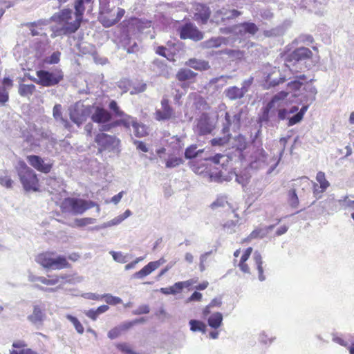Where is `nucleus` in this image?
I'll list each match as a JSON object with an SVG mask.
<instances>
[{
	"instance_id": "f8f14e48",
	"label": "nucleus",
	"mask_w": 354,
	"mask_h": 354,
	"mask_svg": "<svg viewBox=\"0 0 354 354\" xmlns=\"http://www.w3.org/2000/svg\"><path fill=\"white\" fill-rule=\"evenodd\" d=\"M180 37L183 39H191L194 41H200L203 38V33L196 26L192 24H186L179 28Z\"/></svg>"
},
{
	"instance_id": "79ce46f5",
	"label": "nucleus",
	"mask_w": 354,
	"mask_h": 354,
	"mask_svg": "<svg viewBox=\"0 0 354 354\" xmlns=\"http://www.w3.org/2000/svg\"><path fill=\"white\" fill-rule=\"evenodd\" d=\"M203 151V149L197 150V147L196 145H191L185 149V157L187 159H192L198 156V155Z\"/></svg>"
},
{
	"instance_id": "13d9d810",
	"label": "nucleus",
	"mask_w": 354,
	"mask_h": 354,
	"mask_svg": "<svg viewBox=\"0 0 354 354\" xmlns=\"http://www.w3.org/2000/svg\"><path fill=\"white\" fill-rule=\"evenodd\" d=\"M109 253L113 259L118 263H124L127 261L126 256L123 255L120 252L111 251Z\"/></svg>"
},
{
	"instance_id": "c03bdc74",
	"label": "nucleus",
	"mask_w": 354,
	"mask_h": 354,
	"mask_svg": "<svg viewBox=\"0 0 354 354\" xmlns=\"http://www.w3.org/2000/svg\"><path fill=\"white\" fill-rule=\"evenodd\" d=\"M66 317L73 324L75 330L78 333L82 334L84 333V327L80 322L77 319V318L71 315H66Z\"/></svg>"
},
{
	"instance_id": "3c124183",
	"label": "nucleus",
	"mask_w": 354,
	"mask_h": 354,
	"mask_svg": "<svg viewBox=\"0 0 354 354\" xmlns=\"http://www.w3.org/2000/svg\"><path fill=\"white\" fill-rule=\"evenodd\" d=\"M74 6L75 12H73V14L80 17V18L82 19V16L84 12V0H76Z\"/></svg>"
},
{
	"instance_id": "423d86ee",
	"label": "nucleus",
	"mask_w": 354,
	"mask_h": 354,
	"mask_svg": "<svg viewBox=\"0 0 354 354\" xmlns=\"http://www.w3.org/2000/svg\"><path fill=\"white\" fill-rule=\"evenodd\" d=\"M96 205L92 201H86L77 198H66L61 203L60 207L63 212L74 215L82 214L87 209Z\"/></svg>"
},
{
	"instance_id": "e2e57ef3",
	"label": "nucleus",
	"mask_w": 354,
	"mask_h": 354,
	"mask_svg": "<svg viewBox=\"0 0 354 354\" xmlns=\"http://www.w3.org/2000/svg\"><path fill=\"white\" fill-rule=\"evenodd\" d=\"M253 82V77H250L247 80H245L241 83V87L240 88L243 91V93L245 95L249 90L250 86Z\"/></svg>"
},
{
	"instance_id": "e433bc0d",
	"label": "nucleus",
	"mask_w": 354,
	"mask_h": 354,
	"mask_svg": "<svg viewBox=\"0 0 354 354\" xmlns=\"http://www.w3.org/2000/svg\"><path fill=\"white\" fill-rule=\"evenodd\" d=\"M133 133L138 138H142L147 135V127L141 123L136 122L133 127Z\"/></svg>"
},
{
	"instance_id": "39448f33",
	"label": "nucleus",
	"mask_w": 354,
	"mask_h": 354,
	"mask_svg": "<svg viewBox=\"0 0 354 354\" xmlns=\"http://www.w3.org/2000/svg\"><path fill=\"white\" fill-rule=\"evenodd\" d=\"M97 144V152L102 153L106 152L111 154H118L120 151V140L115 136L105 133H98L95 137Z\"/></svg>"
},
{
	"instance_id": "1a4fd4ad",
	"label": "nucleus",
	"mask_w": 354,
	"mask_h": 354,
	"mask_svg": "<svg viewBox=\"0 0 354 354\" xmlns=\"http://www.w3.org/2000/svg\"><path fill=\"white\" fill-rule=\"evenodd\" d=\"M93 110V106H86L82 102H77L69 108L70 119L77 127H80L91 115Z\"/></svg>"
},
{
	"instance_id": "5fc2aeb1",
	"label": "nucleus",
	"mask_w": 354,
	"mask_h": 354,
	"mask_svg": "<svg viewBox=\"0 0 354 354\" xmlns=\"http://www.w3.org/2000/svg\"><path fill=\"white\" fill-rule=\"evenodd\" d=\"M156 53L160 56L167 58L168 60H171L173 55L171 52L165 46H158L156 50Z\"/></svg>"
},
{
	"instance_id": "6e6d98bb",
	"label": "nucleus",
	"mask_w": 354,
	"mask_h": 354,
	"mask_svg": "<svg viewBox=\"0 0 354 354\" xmlns=\"http://www.w3.org/2000/svg\"><path fill=\"white\" fill-rule=\"evenodd\" d=\"M48 277H50V276ZM39 282L47 286H54L59 282V277H55V275L51 276L50 279L41 277V279H39Z\"/></svg>"
},
{
	"instance_id": "6e6552de",
	"label": "nucleus",
	"mask_w": 354,
	"mask_h": 354,
	"mask_svg": "<svg viewBox=\"0 0 354 354\" xmlns=\"http://www.w3.org/2000/svg\"><path fill=\"white\" fill-rule=\"evenodd\" d=\"M124 13L125 10L123 8H110L106 5L100 6L98 19L104 27L109 28L120 21Z\"/></svg>"
},
{
	"instance_id": "0e129e2a",
	"label": "nucleus",
	"mask_w": 354,
	"mask_h": 354,
	"mask_svg": "<svg viewBox=\"0 0 354 354\" xmlns=\"http://www.w3.org/2000/svg\"><path fill=\"white\" fill-rule=\"evenodd\" d=\"M100 130L102 131H111L113 127H115L118 126L117 121L113 122H106V123H101L100 124Z\"/></svg>"
},
{
	"instance_id": "774afa93",
	"label": "nucleus",
	"mask_w": 354,
	"mask_h": 354,
	"mask_svg": "<svg viewBox=\"0 0 354 354\" xmlns=\"http://www.w3.org/2000/svg\"><path fill=\"white\" fill-rule=\"evenodd\" d=\"M342 205L345 208H350L354 209V197H345V198L342 201Z\"/></svg>"
},
{
	"instance_id": "dca6fc26",
	"label": "nucleus",
	"mask_w": 354,
	"mask_h": 354,
	"mask_svg": "<svg viewBox=\"0 0 354 354\" xmlns=\"http://www.w3.org/2000/svg\"><path fill=\"white\" fill-rule=\"evenodd\" d=\"M264 75V86L266 88L274 87L285 81V77L281 75L280 71L275 67L272 68L270 72L265 73Z\"/></svg>"
},
{
	"instance_id": "49530a36",
	"label": "nucleus",
	"mask_w": 354,
	"mask_h": 354,
	"mask_svg": "<svg viewBox=\"0 0 354 354\" xmlns=\"http://www.w3.org/2000/svg\"><path fill=\"white\" fill-rule=\"evenodd\" d=\"M183 163V160L176 156H169L168 159L166 161V167L167 168H174L176 167H178L180 164Z\"/></svg>"
},
{
	"instance_id": "338daca9",
	"label": "nucleus",
	"mask_w": 354,
	"mask_h": 354,
	"mask_svg": "<svg viewBox=\"0 0 354 354\" xmlns=\"http://www.w3.org/2000/svg\"><path fill=\"white\" fill-rule=\"evenodd\" d=\"M150 311L148 305H141L137 309L133 311V315L147 314Z\"/></svg>"
},
{
	"instance_id": "f704fd0d",
	"label": "nucleus",
	"mask_w": 354,
	"mask_h": 354,
	"mask_svg": "<svg viewBox=\"0 0 354 354\" xmlns=\"http://www.w3.org/2000/svg\"><path fill=\"white\" fill-rule=\"evenodd\" d=\"M121 117L122 118L120 120H117V124L118 126L123 125L127 129H129L131 126L133 127L134 126V123H136L137 122L134 118L125 113H124V115H122Z\"/></svg>"
},
{
	"instance_id": "052dcab7",
	"label": "nucleus",
	"mask_w": 354,
	"mask_h": 354,
	"mask_svg": "<svg viewBox=\"0 0 354 354\" xmlns=\"http://www.w3.org/2000/svg\"><path fill=\"white\" fill-rule=\"evenodd\" d=\"M210 160L216 165L221 164V165H224L225 162L227 161V157L218 153L212 157Z\"/></svg>"
},
{
	"instance_id": "c756f323",
	"label": "nucleus",
	"mask_w": 354,
	"mask_h": 354,
	"mask_svg": "<svg viewBox=\"0 0 354 354\" xmlns=\"http://www.w3.org/2000/svg\"><path fill=\"white\" fill-rule=\"evenodd\" d=\"M225 39L223 37H212L209 39L204 41L201 45L205 48H218L225 43Z\"/></svg>"
},
{
	"instance_id": "bb28decb",
	"label": "nucleus",
	"mask_w": 354,
	"mask_h": 354,
	"mask_svg": "<svg viewBox=\"0 0 354 354\" xmlns=\"http://www.w3.org/2000/svg\"><path fill=\"white\" fill-rule=\"evenodd\" d=\"M36 91V87L34 84H19L18 88V93L20 96L24 97L30 98V96Z\"/></svg>"
},
{
	"instance_id": "b1692460",
	"label": "nucleus",
	"mask_w": 354,
	"mask_h": 354,
	"mask_svg": "<svg viewBox=\"0 0 354 354\" xmlns=\"http://www.w3.org/2000/svg\"><path fill=\"white\" fill-rule=\"evenodd\" d=\"M123 48L128 53H135L138 51L139 46L137 43L132 39L129 35H125L121 40Z\"/></svg>"
},
{
	"instance_id": "aec40b11",
	"label": "nucleus",
	"mask_w": 354,
	"mask_h": 354,
	"mask_svg": "<svg viewBox=\"0 0 354 354\" xmlns=\"http://www.w3.org/2000/svg\"><path fill=\"white\" fill-rule=\"evenodd\" d=\"M223 94L230 101L241 100L245 96L243 91L236 86H232L225 88Z\"/></svg>"
},
{
	"instance_id": "a19ab883",
	"label": "nucleus",
	"mask_w": 354,
	"mask_h": 354,
	"mask_svg": "<svg viewBox=\"0 0 354 354\" xmlns=\"http://www.w3.org/2000/svg\"><path fill=\"white\" fill-rule=\"evenodd\" d=\"M316 180L319 185V187H321L322 190L326 191L330 186L329 182L326 179L325 174L322 171L317 172L316 176Z\"/></svg>"
},
{
	"instance_id": "7c9ffc66",
	"label": "nucleus",
	"mask_w": 354,
	"mask_h": 354,
	"mask_svg": "<svg viewBox=\"0 0 354 354\" xmlns=\"http://www.w3.org/2000/svg\"><path fill=\"white\" fill-rule=\"evenodd\" d=\"M308 109V105H304L300 109L298 113L288 118V126L291 127L301 122Z\"/></svg>"
},
{
	"instance_id": "72a5a7b5",
	"label": "nucleus",
	"mask_w": 354,
	"mask_h": 354,
	"mask_svg": "<svg viewBox=\"0 0 354 354\" xmlns=\"http://www.w3.org/2000/svg\"><path fill=\"white\" fill-rule=\"evenodd\" d=\"M301 80L306 81L307 78L305 75H297L295 80L288 84V88L290 91H297L302 86Z\"/></svg>"
},
{
	"instance_id": "c9c22d12",
	"label": "nucleus",
	"mask_w": 354,
	"mask_h": 354,
	"mask_svg": "<svg viewBox=\"0 0 354 354\" xmlns=\"http://www.w3.org/2000/svg\"><path fill=\"white\" fill-rule=\"evenodd\" d=\"M201 11L195 14V19L201 21L202 24H205L210 16V12L208 8L203 6H201Z\"/></svg>"
},
{
	"instance_id": "2eb2a0df",
	"label": "nucleus",
	"mask_w": 354,
	"mask_h": 354,
	"mask_svg": "<svg viewBox=\"0 0 354 354\" xmlns=\"http://www.w3.org/2000/svg\"><path fill=\"white\" fill-rule=\"evenodd\" d=\"M243 113V110L241 109L237 112L231 115L230 113L226 112L225 115V123L223 128L224 134L229 133L230 127H233L234 129H239L241 124V117Z\"/></svg>"
},
{
	"instance_id": "cd10ccee",
	"label": "nucleus",
	"mask_w": 354,
	"mask_h": 354,
	"mask_svg": "<svg viewBox=\"0 0 354 354\" xmlns=\"http://www.w3.org/2000/svg\"><path fill=\"white\" fill-rule=\"evenodd\" d=\"M196 76V73L189 68H181L176 73V78L180 82L194 80Z\"/></svg>"
},
{
	"instance_id": "09e8293b",
	"label": "nucleus",
	"mask_w": 354,
	"mask_h": 354,
	"mask_svg": "<svg viewBox=\"0 0 354 354\" xmlns=\"http://www.w3.org/2000/svg\"><path fill=\"white\" fill-rule=\"evenodd\" d=\"M102 298H104L105 301L110 305H117L122 302L121 298L113 296L111 294H104L102 295Z\"/></svg>"
},
{
	"instance_id": "393cba45",
	"label": "nucleus",
	"mask_w": 354,
	"mask_h": 354,
	"mask_svg": "<svg viewBox=\"0 0 354 354\" xmlns=\"http://www.w3.org/2000/svg\"><path fill=\"white\" fill-rule=\"evenodd\" d=\"M14 180L12 179L10 173L8 170L0 171V185L11 189L14 185Z\"/></svg>"
},
{
	"instance_id": "f03ea898",
	"label": "nucleus",
	"mask_w": 354,
	"mask_h": 354,
	"mask_svg": "<svg viewBox=\"0 0 354 354\" xmlns=\"http://www.w3.org/2000/svg\"><path fill=\"white\" fill-rule=\"evenodd\" d=\"M51 20L59 22V26L52 27L51 37L55 38L75 32L80 28L82 19L73 14L72 10L64 9L52 16Z\"/></svg>"
},
{
	"instance_id": "864d4df0",
	"label": "nucleus",
	"mask_w": 354,
	"mask_h": 354,
	"mask_svg": "<svg viewBox=\"0 0 354 354\" xmlns=\"http://www.w3.org/2000/svg\"><path fill=\"white\" fill-rule=\"evenodd\" d=\"M109 108L113 113L115 116L120 117L124 115V112L120 110L117 102L115 100H111L109 104Z\"/></svg>"
},
{
	"instance_id": "58836bf2",
	"label": "nucleus",
	"mask_w": 354,
	"mask_h": 354,
	"mask_svg": "<svg viewBox=\"0 0 354 354\" xmlns=\"http://www.w3.org/2000/svg\"><path fill=\"white\" fill-rule=\"evenodd\" d=\"M266 236V230L263 227H258L254 230L250 235L244 240V241H250L254 239H262Z\"/></svg>"
},
{
	"instance_id": "4468645a",
	"label": "nucleus",
	"mask_w": 354,
	"mask_h": 354,
	"mask_svg": "<svg viewBox=\"0 0 354 354\" xmlns=\"http://www.w3.org/2000/svg\"><path fill=\"white\" fill-rule=\"evenodd\" d=\"M27 160L32 167L44 174L49 173L53 167V163L50 161L46 162L43 158L37 155L28 156Z\"/></svg>"
},
{
	"instance_id": "f3484780",
	"label": "nucleus",
	"mask_w": 354,
	"mask_h": 354,
	"mask_svg": "<svg viewBox=\"0 0 354 354\" xmlns=\"http://www.w3.org/2000/svg\"><path fill=\"white\" fill-rule=\"evenodd\" d=\"M174 114V110L169 104V100L163 97L161 100V109L155 112V119L158 121L169 120Z\"/></svg>"
},
{
	"instance_id": "4be33fe9",
	"label": "nucleus",
	"mask_w": 354,
	"mask_h": 354,
	"mask_svg": "<svg viewBox=\"0 0 354 354\" xmlns=\"http://www.w3.org/2000/svg\"><path fill=\"white\" fill-rule=\"evenodd\" d=\"M53 115L57 122H60L66 129L71 130L72 125L66 119L63 118L61 104H57L54 106L53 110Z\"/></svg>"
},
{
	"instance_id": "ea45409f",
	"label": "nucleus",
	"mask_w": 354,
	"mask_h": 354,
	"mask_svg": "<svg viewBox=\"0 0 354 354\" xmlns=\"http://www.w3.org/2000/svg\"><path fill=\"white\" fill-rule=\"evenodd\" d=\"M96 223V219L93 218H76L74 224L70 225L71 227H83L90 224H94Z\"/></svg>"
},
{
	"instance_id": "603ef678",
	"label": "nucleus",
	"mask_w": 354,
	"mask_h": 354,
	"mask_svg": "<svg viewBox=\"0 0 354 354\" xmlns=\"http://www.w3.org/2000/svg\"><path fill=\"white\" fill-rule=\"evenodd\" d=\"M227 136L223 137L215 138L211 140V144L212 146H223L229 141L230 134L227 133Z\"/></svg>"
},
{
	"instance_id": "20e7f679",
	"label": "nucleus",
	"mask_w": 354,
	"mask_h": 354,
	"mask_svg": "<svg viewBox=\"0 0 354 354\" xmlns=\"http://www.w3.org/2000/svg\"><path fill=\"white\" fill-rule=\"evenodd\" d=\"M20 182L26 192L38 190V178L35 172L25 162L19 161L16 166Z\"/></svg>"
},
{
	"instance_id": "ddd939ff",
	"label": "nucleus",
	"mask_w": 354,
	"mask_h": 354,
	"mask_svg": "<svg viewBox=\"0 0 354 354\" xmlns=\"http://www.w3.org/2000/svg\"><path fill=\"white\" fill-rule=\"evenodd\" d=\"M46 307L42 303L35 304L32 307V313L27 317V319L33 325L40 326L45 317Z\"/></svg>"
},
{
	"instance_id": "37998d69",
	"label": "nucleus",
	"mask_w": 354,
	"mask_h": 354,
	"mask_svg": "<svg viewBox=\"0 0 354 354\" xmlns=\"http://www.w3.org/2000/svg\"><path fill=\"white\" fill-rule=\"evenodd\" d=\"M55 277H59V281L60 280H65V283H71V284H75L76 283H80V282H82L84 280L83 277H81V276H75V277H70V276H68L67 274H62V275H59V276L55 275ZM62 283H64V282H63Z\"/></svg>"
},
{
	"instance_id": "c85d7f7f",
	"label": "nucleus",
	"mask_w": 354,
	"mask_h": 354,
	"mask_svg": "<svg viewBox=\"0 0 354 354\" xmlns=\"http://www.w3.org/2000/svg\"><path fill=\"white\" fill-rule=\"evenodd\" d=\"M252 158L254 159V162L259 163V167L268 165L267 154L262 148L257 149L254 152Z\"/></svg>"
},
{
	"instance_id": "4d7b16f0",
	"label": "nucleus",
	"mask_w": 354,
	"mask_h": 354,
	"mask_svg": "<svg viewBox=\"0 0 354 354\" xmlns=\"http://www.w3.org/2000/svg\"><path fill=\"white\" fill-rule=\"evenodd\" d=\"M116 347L124 354H138L133 351L131 346L127 343H120L116 345Z\"/></svg>"
},
{
	"instance_id": "473e14b6",
	"label": "nucleus",
	"mask_w": 354,
	"mask_h": 354,
	"mask_svg": "<svg viewBox=\"0 0 354 354\" xmlns=\"http://www.w3.org/2000/svg\"><path fill=\"white\" fill-rule=\"evenodd\" d=\"M189 324L192 332H201L203 333L206 332L207 326L202 321L191 319L189 322Z\"/></svg>"
},
{
	"instance_id": "a18cd8bd",
	"label": "nucleus",
	"mask_w": 354,
	"mask_h": 354,
	"mask_svg": "<svg viewBox=\"0 0 354 354\" xmlns=\"http://www.w3.org/2000/svg\"><path fill=\"white\" fill-rule=\"evenodd\" d=\"M220 12L223 15V20L225 19H232L241 15V12L236 10H227L225 8L221 10Z\"/></svg>"
},
{
	"instance_id": "680f3d73",
	"label": "nucleus",
	"mask_w": 354,
	"mask_h": 354,
	"mask_svg": "<svg viewBox=\"0 0 354 354\" xmlns=\"http://www.w3.org/2000/svg\"><path fill=\"white\" fill-rule=\"evenodd\" d=\"M9 94L6 88L0 86V103L4 104L8 101Z\"/></svg>"
},
{
	"instance_id": "69168bd1",
	"label": "nucleus",
	"mask_w": 354,
	"mask_h": 354,
	"mask_svg": "<svg viewBox=\"0 0 354 354\" xmlns=\"http://www.w3.org/2000/svg\"><path fill=\"white\" fill-rule=\"evenodd\" d=\"M61 53L58 51L54 52L50 56H49L47 59V62L53 64H57L60 59Z\"/></svg>"
},
{
	"instance_id": "9b49d317",
	"label": "nucleus",
	"mask_w": 354,
	"mask_h": 354,
	"mask_svg": "<svg viewBox=\"0 0 354 354\" xmlns=\"http://www.w3.org/2000/svg\"><path fill=\"white\" fill-rule=\"evenodd\" d=\"M216 123L207 113H202L198 119L195 128V131L200 136L209 134L214 129Z\"/></svg>"
},
{
	"instance_id": "5701e85b",
	"label": "nucleus",
	"mask_w": 354,
	"mask_h": 354,
	"mask_svg": "<svg viewBox=\"0 0 354 354\" xmlns=\"http://www.w3.org/2000/svg\"><path fill=\"white\" fill-rule=\"evenodd\" d=\"M253 260L254 261V265L258 271V278L259 281H263L266 280V276L263 274V259L262 256L259 252L255 251L253 254Z\"/></svg>"
},
{
	"instance_id": "412c9836",
	"label": "nucleus",
	"mask_w": 354,
	"mask_h": 354,
	"mask_svg": "<svg viewBox=\"0 0 354 354\" xmlns=\"http://www.w3.org/2000/svg\"><path fill=\"white\" fill-rule=\"evenodd\" d=\"M185 65L196 71H207L210 68L207 61L196 58H191L185 62Z\"/></svg>"
},
{
	"instance_id": "2f4dec72",
	"label": "nucleus",
	"mask_w": 354,
	"mask_h": 354,
	"mask_svg": "<svg viewBox=\"0 0 354 354\" xmlns=\"http://www.w3.org/2000/svg\"><path fill=\"white\" fill-rule=\"evenodd\" d=\"M155 270L151 262L144 266L140 270L135 272L132 277L134 279H143Z\"/></svg>"
},
{
	"instance_id": "f257e3e1",
	"label": "nucleus",
	"mask_w": 354,
	"mask_h": 354,
	"mask_svg": "<svg viewBox=\"0 0 354 354\" xmlns=\"http://www.w3.org/2000/svg\"><path fill=\"white\" fill-rule=\"evenodd\" d=\"M289 92L280 91L273 95L271 100L262 107L259 115L257 122L260 127H274L279 121L288 120L290 114H296L299 112L297 106L286 107L287 97Z\"/></svg>"
},
{
	"instance_id": "9d476101",
	"label": "nucleus",
	"mask_w": 354,
	"mask_h": 354,
	"mask_svg": "<svg viewBox=\"0 0 354 354\" xmlns=\"http://www.w3.org/2000/svg\"><path fill=\"white\" fill-rule=\"evenodd\" d=\"M37 79L32 80L37 84L46 87L55 86L63 79L62 72L59 70L52 72L40 70L37 71Z\"/></svg>"
},
{
	"instance_id": "a878e982",
	"label": "nucleus",
	"mask_w": 354,
	"mask_h": 354,
	"mask_svg": "<svg viewBox=\"0 0 354 354\" xmlns=\"http://www.w3.org/2000/svg\"><path fill=\"white\" fill-rule=\"evenodd\" d=\"M223 315L219 312L212 313L207 318V324L209 327L214 329L218 328L223 324Z\"/></svg>"
},
{
	"instance_id": "8fccbe9b",
	"label": "nucleus",
	"mask_w": 354,
	"mask_h": 354,
	"mask_svg": "<svg viewBox=\"0 0 354 354\" xmlns=\"http://www.w3.org/2000/svg\"><path fill=\"white\" fill-rule=\"evenodd\" d=\"M241 27L245 32L251 35H254L258 31V28L254 23L245 22L242 24Z\"/></svg>"
},
{
	"instance_id": "de8ad7c7",
	"label": "nucleus",
	"mask_w": 354,
	"mask_h": 354,
	"mask_svg": "<svg viewBox=\"0 0 354 354\" xmlns=\"http://www.w3.org/2000/svg\"><path fill=\"white\" fill-rule=\"evenodd\" d=\"M288 203L292 207H297L299 205V198L295 189H290L288 192Z\"/></svg>"
},
{
	"instance_id": "7ed1b4c3",
	"label": "nucleus",
	"mask_w": 354,
	"mask_h": 354,
	"mask_svg": "<svg viewBox=\"0 0 354 354\" xmlns=\"http://www.w3.org/2000/svg\"><path fill=\"white\" fill-rule=\"evenodd\" d=\"M311 50L306 47H300L287 55L286 65L292 73H297L308 68L306 62L312 57Z\"/></svg>"
},
{
	"instance_id": "0eeeda50",
	"label": "nucleus",
	"mask_w": 354,
	"mask_h": 354,
	"mask_svg": "<svg viewBox=\"0 0 354 354\" xmlns=\"http://www.w3.org/2000/svg\"><path fill=\"white\" fill-rule=\"evenodd\" d=\"M36 261L42 267L51 270H61L70 266L64 256L57 255L55 252H44L36 257Z\"/></svg>"
},
{
	"instance_id": "4c0bfd02",
	"label": "nucleus",
	"mask_w": 354,
	"mask_h": 354,
	"mask_svg": "<svg viewBox=\"0 0 354 354\" xmlns=\"http://www.w3.org/2000/svg\"><path fill=\"white\" fill-rule=\"evenodd\" d=\"M182 283H175L172 286L169 288H161L160 291L165 295H176L182 291Z\"/></svg>"
},
{
	"instance_id": "6ab92c4d",
	"label": "nucleus",
	"mask_w": 354,
	"mask_h": 354,
	"mask_svg": "<svg viewBox=\"0 0 354 354\" xmlns=\"http://www.w3.org/2000/svg\"><path fill=\"white\" fill-rule=\"evenodd\" d=\"M131 215V212L129 209H127L122 214H120L112 220L105 222L100 225H97L93 227V230H99L104 228L111 227L114 225H118L121 223L124 219L129 217Z\"/></svg>"
},
{
	"instance_id": "a211bd4d",
	"label": "nucleus",
	"mask_w": 354,
	"mask_h": 354,
	"mask_svg": "<svg viewBox=\"0 0 354 354\" xmlns=\"http://www.w3.org/2000/svg\"><path fill=\"white\" fill-rule=\"evenodd\" d=\"M91 120L93 122L101 124L106 123L111 120V114L106 109L93 106V110L91 114Z\"/></svg>"
},
{
	"instance_id": "bf43d9fd",
	"label": "nucleus",
	"mask_w": 354,
	"mask_h": 354,
	"mask_svg": "<svg viewBox=\"0 0 354 354\" xmlns=\"http://www.w3.org/2000/svg\"><path fill=\"white\" fill-rule=\"evenodd\" d=\"M227 204H228L227 197L225 196H220L212 203V207H225Z\"/></svg>"
}]
</instances>
